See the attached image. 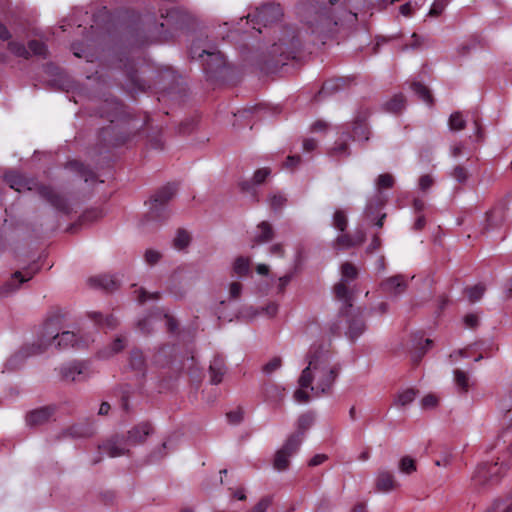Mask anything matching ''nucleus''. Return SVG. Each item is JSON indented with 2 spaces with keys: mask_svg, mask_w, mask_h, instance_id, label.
I'll return each instance as SVG.
<instances>
[{
  "mask_svg": "<svg viewBox=\"0 0 512 512\" xmlns=\"http://www.w3.org/2000/svg\"><path fill=\"white\" fill-rule=\"evenodd\" d=\"M454 382L457 386V389L462 392L466 393L468 392L470 388V379L466 372L462 370H455L454 371Z\"/></svg>",
  "mask_w": 512,
  "mask_h": 512,
  "instance_id": "obj_18",
  "label": "nucleus"
},
{
  "mask_svg": "<svg viewBox=\"0 0 512 512\" xmlns=\"http://www.w3.org/2000/svg\"><path fill=\"white\" fill-rule=\"evenodd\" d=\"M485 292V287L482 284H477L466 289L467 296L470 301L475 302L481 299Z\"/></svg>",
  "mask_w": 512,
  "mask_h": 512,
  "instance_id": "obj_36",
  "label": "nucleus"
},
{
  "mask_svg": "<svg viewBox=\"0 0 512 512\" xmlns=\"http://www.w3.org/2000/svg\"><path fill=\"white\" fill-rule=\"evenodd\" d=\"M328 129V124L325 121L317 120L311 125V131L314 133H322Z\"/></svg>",
  "mask_w": 512,
  "mask_h": 512,
  "instance_id": "obj_50",
  "label": "nucleus"
},
{
  "mask_svg": "<svg viewBox=\"0 0 512 512\" xmlns=\"http://www.w3.org/2000/svg\"><path fill=\"white\" fill-rule=\"evenodd\" d=\"M270 504V498H262L249 512H266Z\"/></svg>",
  "mask_w": 512,
  "mask_h": 512,
  "instance_id": "obj_48",
  "label": "nucleus"
},
{
  "mask_svg": "<svg viewBox=\"0 0 512 512\" xmlns=\"http://www.w3.org/2000/svg\"><path fill=\"white\" fill-rule=\"evenodd\" d=\"M90 283L105 290H113L117 286L116 279L110 275H102L90 279Z\"/></svg>",
  "mask_w": 512,
  "mask_h": 512,
  "instance_id": "obj_17",
  "label": "nucleus"
},
{
  "mask_svg": "<svg viewBox=\"0 0 512 512\" xmlns=\"http://www.w3.org/2000/svg\"><path fill=\"white\" fill-rule=\"evenodd\" d=\"M433 184V179L430 175H423L419 180V187L422 191L428 190Z\"/></svg>",
  "mask_w": 512,
  "mask_h": 512,
  "instance_id": "obj_51",
  "label": "nucleus"
},
{
  "mask_svg": "<svg viewBox=\"0 0 512 512\" xmlns=\"http://www.w3.org/2000/svg\"><path fill=\"white\" fill-rule=\"evenodd\" d=\"M101 451L107 456L114 458L125 455L128 451V442L121 438H114L100 446Z\"/></svg>",
  "mask_w": 512,
  "mask_h": 512,
  "instance_id": "obj_6",
  "label": "nucleus"
},
{
  "mask_svg": "<svg viewBox=\"0 0 512 512\" xmlns=\"http://www.w3.org/2000/svg\"><path fill=\"white\" fill-rule=\"evenodd\" d=\"M8 49L18 57L28 58L30 56L29 50L19 42H9Z\"/></svg>",
  "mask_w": 512,
  "mask_h": 512,
  "instance_id": "obj_35",
  "label": "nucleus"
},
{
  "mask_svg": "<svg viewBox=\"0 0 512 512\" xmlns=\"http://www.w3.org/2000/svg\"><path fill=\"white\" fill-rule=\"evenodd\" d=\"M52 413V409L48 407H42L31 411L27 415L26 421L29 425H40L45 423L52 416Z\"/></svg>",
  "mask_w": 512,
  "mask_h": 512,
  "instance_id": "obj_14",
  "label": "nucleus"
},
{
  "mask_svg": "<svg viewBox=\"0 0 512 512\" xmlns=\"http://www.w3.org/2000/svg\"><path fill=\"white\" fill-rule=\"evenodd\" d=\"M269 254L271 256L282 258L285 254L284 246L281 243H275L269 248Z\"/></svg>",
  "mask_w": 512,
  "mask_h": 512,
  "instance_id": "obj_49",
  "label": "nucleus"
},
{
  "mask_svg": "<svg viewBox=\"0 0 512 512\" xmlns=\"http://www.w3.org/2000/svg\"><path fill=\"white\" fill-rule=\"evenodd\" d=\"M299 162H300L299 156H289L285 162V165H286V167L290 168V167L296 166L297 164H299Z\"/></svg>",
  "mask_w": 512,
  "mask_h": 512,
  "instance_id": "obj_60",
  "label": "nucleus"
},
{
  "mask_svg": "<svg viewBox=\"0 0 512 512\" xmlns=\"http://www.w3.org/2000/svg\"><path fill=\"white\" fill-rule=\"evenodd\" d=\"M438 401L439 400H438L437 396H435L433 394H428L422 398L421 406L424 409H432L437 406Z\"/></svg>",
  "mask_w": 512,
  "mask_h": 512,
  "instance_id": "obj_45",
  "label": "nucleus"
},
{
  "mask_svg": "<svg viewBox=\"0 0 512 512\" xmlns=\"http://www.w3.org/2000/svg\"><path fill=\"white\" fill-rule=\"evenodd\" d=\"M287 202L286 197L281 193H273L268 198L269 206L274 210L278 211L285 206Z\"/></svg>",
  "mask_w": 512,
  "mask_h": 512,
  "instance_id": "obj_30",
  "label": "nucleus"
},
{
  "mask_svg": "<svg viewBox=\"0 0 512 512\" xmlns=\"http://www.w3.org/2000/svg\"><path fill=\"white\" fill-rule=\"evenodd\" d=\"M251 260L247 257H238L234 261L233 270L239 276H245L250 271Z\"/></svg>",
  "mask_w": 512,
  "mask_h": 512,
  "instance_id": "obj_22",
  "label": "nucleus"
},
{
  "mask_svg": "<svg viewBox=\"0 0 512 512\" xmlns=\"http://www.w3.org/2000/svg\"><path fill=\"white\" fill-rule=\"evenodd\" d=\"M365 330V324L361 319L352 320L348 328V336L352 339L359 337Z\"/></svg>",
  "mask_w": 512,
  "mask_h": 512,
  "instance_id": "obj_27",
  "label": "nucleus"
},
{
  "mask_svg": "<svg viewBox=\"0 0 512 512\" xmlns=\"http://www.w3.org/2000/svg\"><path fill=\"white\" fill-rule=\"evenodd\" d=\"M453 177H454L457 181H459V182H463V181H465V180H466V178H467V173H466V171H465V169H464V168H462V167H456V168H454V170H453Z\"/></svg>",
  "mask_w": 512,
  "mask_h": 512,
  "instance_id": "obj_53",
  "label": "nucleus"
},
{
  "mask_svg": "<svg viewBox=\"0 0 512 512\" xmlns=\"http://www.w3.org/2000/svg\"><path fill=\"white\" fill-rule=\"evenodd\" d=\"M338 0H329L330 7H324L316 11L315 14L307 21L309 28L313 34L326 36L333 33L339 21L347 16L355 18L343 6H336Z\"/></svg>",
  "mask_w": 512,
  "mask_h": 512,
  "instance_id": "obj_3",
  "label": "nucleus"
},
{
  "mask_svg": "<svg viewBox=\"0 0 512 512\" xmlns=\"http://www.w3.org/2000/svg\"><path fill=\"white\" fill-rule=\"evenodd\" d=\"M32 277L33 274L29 271H26L25 273L15 272L11 279L2 287V294L5 295L17 290L20 284L29 281Z\"/></svg>",
  "mask_w": 512,
  "mask_h": 512,
  "instance_id": "obj_11",
  "label": "nucleus"
},
{
  "mask_svg": "<svg viewBox=\"0 0 512 512\" xmlns=\"http://www.w3.org/2000/svg\"><path fill=\"white\" fill-rule=\"evenodd\" d=\"M203 54H206L211 61V63H207V67H205L206 72L217 70L224 65V59L220 52L203 51Z\"/></svg>",
  "mask_w": 512,
  "mask_h": 512,
  "instance_id": "obj_21",
  "label": "nucleus"
},
{
  "mask_svg": "<svg viewBox=\"0 0 512 512\" xmlns=\"http://www.w3.org/2000/svg\"><path fill=\"white\" fill-rule=\"evenodd\" d=\"M357 268L351 263H344L341 266V280L349 282L357 277Z\"/></svg>",
  "mask_w": 512,
  "mask_h": 512,
  "instance_id": "obj_28",
  "label": "nucleus"
},
{
  "mask_svg": "<svg viewBox=\"0 0 512 512\" xmlns=\"http://www.w3.org/2000/svg\"><path fill=\"white\" fill-rule=\"evenodd\" d=\"M443 8H444V3L440 2V1H436L432 5V7L429 11V14L432 16L439 15L442 12Z\"/></svg>",
  "mask_w": 512,
  "mask_h": 512,
  "instance_id": "obj_57",
  "label": "nucleus"
},
{
  "mask_svg": "<svg viewBox=\"0 0 512 512\" xmlns=\"http://www.w3.org/2000/svg\"><path fill=\"white\" fill-rule=\"evenodd\" d=\"M144 258L147 264L154 265L161 259V253L154 249H148L144 254Z\"/></svg>",
  "mask_w": 512,
  "mask_h": 512,
  "instance_id": "obj_43",
  "label": "nucleus"
},
{
  "mask_svg": "<svg viewBox=\"0 0 512 512\" xmlns=\"http://www.w3.org/2000/svg\"><path fill=\"white\" fill-rule=\"evenodd\" d=\"M130 364L134 369H141L144 365V357L143 354L139 351H135L131 355Z\"/></svg>",
  "mask_w": 512,
  "mask_h": 512,
  "instance_id": "obj_46",
  "label": "nucleus"
},
{
  "mask_svg": "<svg viewBox=\"0 0 512 512\" xmlns=\"http://www.w3.org/2000/svg\"><path fill=\"white\" fill-rule=\"evenodd\" d=\"M416 392L413 389H405L400 391L395 397V405L404 407L414 401Z\"/></svg>",
  "mask_w": 512,
  "mask_h": 512,
  "instance_id": "obj_20",
  "label": "nucleus"
},
{
  "mask_svg": "<svg viewBox=\"0 0 512 512\" xmlns=\"http://www.w3.org/2000/svg\"><path fill=\"white\" fill-rule=\"evenodd\" d=\"M38 190H39L40 195H42L49 202H51L52 205H58L57 200H56L57 195L51 188L41 186L38 188Z\"/></svg>",
  "mask_w": 512,
  "mask_h": 512,
  "instance_id": "obj_42",
  "label": "nucleus"
},
{
  "mask_svg": "<svg viewBox=\"0 0 512 512\" xmlns=\"http://www.w3.org/2000/svg\"><path fill=\"white\" fill-rule=\"evenodd\" d=\"M139 293H140L139 297H138L139 302H144L147 299L157 298V294H150V295L147 296L146 291H144L143 289H140Z\"/></svg>",
  "mask_w": 512,
  "mask_h": 512,
  "instance_id": "obj_61",
  "label": "nucleus"
},
{
  "mask_svg": "<svg viewBox=\"0 0 512 512\" xmlns=\"http://www.w3.org/2000/svg\"><path fill=\"white\" fill-rule=\"evenodd\" d=\"M394 184V178L390 174H382L377 179V188H391Z\"/></svg>",
  "mask_w": 512,
  "mask_h": 512,
  "instance_id": "obj_41",
  "label": "nucleus"
},
{
  "mask_svg": "<svg viewBox=\"0 0 512 512\" xmlns=\"http://www.w3.org/2000/svg\"><path fill=\"white\" fill-rule=\"evenodd\" d=\"M242 290V285L238 282H233L230 284L229 293L232 298H237Z\"/></svg>",
  "mask_w": 512,
  "mask_h": 512,
  "instance_id": "obj_54",
  "label": "nucleus"
},
{
  "mask_svg": "<svg viewBox=\"0 0 512 512\" xmlns=\"http://www.w3.org/2000/svg\"><path fill=\"white\" fill-rule=\"evenodd\" d=\"M191 237L188 232L179 230L173 240V245L176 249L182 250L190 243Z\"/></svg>",
  "mask_w": 512,
  "mask_h": 512,
  "instance_id": "obj_26",
  "label": "nucleus"
},
{
  "mask_svg": "<svg viewBox=\"0 0 512 512\" xmlns=\"http://www.w3.org/2000/svg\"><path fill=\"white\" fill-rule=\"evenodd\" d=\"M363 241V236L361 235L357 240H353L352 237L348 234H342L337 237L335 241V245L338 248H349Z\"/></svg>",
  "mask_w": 512,
  "mask_h": 512,
  "instance_id": "obj_25",
  "label": "nucleus"
},
{
  "mask_svg": "<svg viewBox=\"0 0 512 512\" xmlns=\"http://www.w3.org/2000/svg\"><path fill=\"white\" fill-rule=\"evenodd\" d=\"M326 456L323 454H318L312 457L309 461V466H317L322 464L326 460Z\"/></svg>",
  "mask_w": 512,
  "mask_h": 512,
  "instance_id": "obj_58",
  "label": "nucleus"
},
{
  "mask_svg": "<svg viewBox=\"0 0 512 512\" xmlns=\"http://www.w3.org/2000/svg\"><path fill=\"white\" fill-rule=\"evenodd\" d=\"M152 432V426L148 423H142L128 432L127 442L137 444L143 442Z\"/></svg>",
  "mask_w": 512,
  "mask_h": 512,
  "instance_id": "obj_12",
  "label": "nucleus"
},
{
  "mask_svg": "<svg viewBox=\"0 0 512 512\" xmlns=\"http://www.w3.org/2000/svg\"><path fill=\"white\" fill-rule=\"evenodd\" d=\"M347 283L348 282L340 280L334 287L336 297L345 303H348L350 300V292L347 288Z\"/></svg>",
  "mask_w": 512,
  "mask_h": 512,
  "instance_id": "obj_29",
  "label": "nucleus"
},
{
  "mask_svg": "<svg viewBox=\"0 0 512 512\" xmlns=\"http://www.w3.org/2000/svg\"><path fill=\"white\" fill-rule=\"evenodd\" d=\"M375 484L377 490L384 493L390 492L399 486L393 473L385 470L378 472Z\"/></svg>",
  "mask_w": 512,
  "mask_h": 512,
  "instance_id": "obj_9",
  "label": "nucleus"
},
{
  "mask_svg": "<svg viewBox=\"0 0 512 512\" xmlns=\"http://www.w3.org/2000/svg\"><path fill=\"white\" fill-rule=\"evenodd\" d=\"M399 470L404 474H411L416 471L415 461L409 457H403L399 462Z\"/></svg>",
  "mask_w": 512,
  "mask_h": 512,
  "instance_id": "obj_37",
  "label": "nucleus"
},
{
  "mask_svg": "<svg viewBox=\"0 0 512 512\" xmlns=\"http://www.w3.org/2000/svg\"><path fill=\"white\" fill-rule=\"evenodd\" d=\"M270 174V169L266 167L256 170L251 180L252 183L248 181L241 182V189L246 192L251 191L253 189V186L262 184Z\"/></svg>",
  "mask_w": 512,
  "mask_h": 512,
  "instance_id": "obj_15",
  "label": "nucleus"
},
{
  "mask_svg": "<svg viewBox=\"0 0 512 512\" xmlns=\"http://www.w3.org/2000/svg\"><path fill=\"white\" fill-rule=\"evenodd\" d=\"M478 316L475 314H468L464 317V323L468 328H474L478 324Z\"/></svg>",
  "mask_w": 512,
  "mask_h": 512,
  "instance_id": "obj_52",
  "label": "nucleus"
},
{
  "mask_svg": "<svg viewBox=\"0 0 512 512\" xmlns=\"http://www.w3.org/2000/svg\"><path fill=\"white\" fill-rule=\"evenodd\" d=\"M317 147V141L313 138H306L303 140V149L306 152L313 151Z\"/></svg>",
  "mask_w": 512,
  "mask_h": 512,
  "instance_id": "obj_55",
  "label": "nucleus"
},
{
  "mask_svg": "<svg viewBox=\"0 0 512 512\" xmlns=\"http://www.w3.org/2000/svg\"><path fill=\"white\" fill-rule=\"evenodd\" d=\"M62 318L60 315H54L46 319L38 334L37 342L31 347V352H25L24 356L39 354L54 346L58 348H68L77 343V337L74 332L63 331L60 333Z\"/></svg>",
  "mask_w": 512,
  "mask_h": 512,
  "instance_id": "obj_2",
  "label": "nucleus"
},
{
  "mask_svg": "<svg viewBox=\"0 0 512 512\" xmlns=\"http://www.w3.org/2000/svg\"><path fill=\"white\" fill-rule=\"evenodd\" d=\"M282 366V360L280 357H273L262 367V371L265 375L269 376L275 371L279 370Z\"/></svg>",
  "mask_w": 512,
  "mask_h": 512,
  "instance_id": "obj_34",
  "label": "nucleus"
},
{
  "mask_svg": "<svg viewBox=\"0 0 512 512\" xmlns=\"http://www.w3.org/2000/svg\"><path fill=\"white\" fill-rule=\"evenodd\" d=\"M173 195V191L171 188H164L161 191H159L153 198L154 207H157L158 204L162 205L163 203L167 202L171 199Z\"/></svg>",
  "mask_w": 512,
  "mask_h": 512,
  "instance_id": "obj_38",
  "label": "nucleus"
},
{
  "mask_svg": "<svg viewBox=\"0 0 512 512\" xmlns=\"http://www.w3.org/2000/svg\"><path fill=\"white\" fill-rule=\"evenodd\" d=\"M411 88L421 100H423L427 104L432 103V96L430 94V91L424 85L415 82L411 85Z\"/></svg>",
  "mask_w": 512,
  "mask_h": 512,
  "instance_id": "obj_24",
  "label": "nucleus"
},
{
  "mask_svg": "<svg viewBox=\"0 0 512 512\" xmlns=\"http://www.w3.org/2000/svg\"><path fill=\"white\" fill-rule=\"evenodd\" d=\"M499 409L507 421L512 422V396L505 397L499 402Z\"/></svg>",
  "mask_w": 512,
  "mask_h": 512,
  "instance_id": "obj_31",
  "label": "nucleus"
},
{
  "mask_svg": "<svg viewBox=\"0 0 512 512\" xmlns=\"http://www.w3.org/2000/svg\"><path fill=\"white\" fill-rule=\"evenodd\" d=\"M405 100L402 95L394 96L390 101L386 103V108L390 112H399L404 108Z\"/></svg>",
  "mask_w": 512,
  "mask_h": 512,
  "instance_id": "obj_33",
  "label": "nucleus"
},
{
  "mask_svg": "<svg viewBox=\"0 0 512 512\" xmlns=\"http://www.w3.org/2000/svg\"><path fill=\"white\" fill-rule=\"evenodd\" d=\"M400 13L403 15V16H410L412 14V8H411V5L410 3H405L404 5H402L400 7Z\"/></svg>",
  "mask_w": 512,
  "mask_h": 512,
  "instance_id": "obj_63",
  "label": "nucleus"
},
{
  "mask_svg": "<svg viewBox=\"0 0 512 512\" xmlns=\"http://www.w3.org/2000/svg\"><path fill=\"white\" fill-rule=\"evenodd\" d=\"M281 11L278 7L273 5H265L258 9L255 17L264 22L265 25L271 23L279 18Z\"/></svg>",
  "mask_w": 512,
  "mask_h": 512,
  "instance_id": "obj_13",
  "label": "nucleus"
},
{
  "mask_svg": "<svg viewBox=\"0 0 512 512\" xmlns=\"http://www.w3.org/2000/svg\"><path fill=\"white\" fill-rule=\"evenodd\" d=\"M9 38H10L9 31L2 23H0V40L5 41V40H8Z\"/></svg>",
  "mask_w": 512,
  "mask_h": 512,
  "instance_id": "obj_62",
  "label": "nucleus"
},
{
  "mask_svg": "<svg viewBox=\"0 0 512 512\" xmlns=\"http://www.w3.org/2000/svg\"><path fill=\"white\" fill-rule=\"evenodd\" d=\"M92 317L95 319V321L99 324H105L108 327H114L116 325V319L112 316L103 317L100 313H93Z\"/></svg>",
  "mask_w": 512,
  "mask_h": 512,
  "instance_id": "obj_44",
  "label": "nucleus"
},
{
  "mask_svg": "<svg viewBox=\"0 0 512 512\" xmlns=\"http://www.w3.org/2000/svg\"><path fill=\"white\" fill-rule=\"evenodd\" d=\"M278 311V305L276 303H270L269 305H267V307L265 308V313L267 314V316L269 317H273L276 315Z\"/></svg>",
  "mask_w": 512,
  "mask_h": 512,
  "instance_id": "obj_59",
  "label": "nucleus"
},
{
  "mask_svg": "<svg viewBox=\"0 0 512 512\" xmlns=\"http://www.w3.org/2000/svg\"><path fill=\"white\" fill-rule=\"evenodd\" d=\"M503 221L504 219L501 213L493 211L487 216V229L498 227L502 225Z\"/></svg>",
  "mask_w": 512,
  "mask_h": 512,
  "instance_id": "obj_39",
  "label": "nucleus"
},
{
  "mask_svg": "<svg viewBox=\"0 0 512 512\" xmlns=\"http://www.w3.org/2000/svg\"><path fill=\"white\" fill-rule=\"evenodd\" d=\"M314 420V415L311 413L301 415L297 422V432L294 435H298L302 440L304 432L313 425Z\"/></svg>",
  "mask_w": 512,
  "mask_h": 512,
  "instance_id": "obj_19",
  "label": "nucleus"
},
{
  "mask_svg": "<svg viewBox=\"0 0 512 512\" xmlns=\"http://www.w3.org/2000/svg\"><path fill=\"white\" fill-rule=\"evenodd\" d=\"M6 180L10 187L18 192L32 190L34 186H36V183H34L32 180H28L22 175L14 172L7 174Z\"/></svg>",
  "mask_w": 512,
  "mask_h": 512,
  "instance_id": "obj_10",
  "label": "nucleus"
},
{
  "mask_svg": "<svg viewBox=\"0 0 512 512\" xmlns=\"http://www.w3.org/2000/svg\"><path fill=\"white\" fill-rule=\"evenodd\" d=\"M274 237V229L267 221L260 222L252 233L251 241L253 244H263Z\"/></svg>",
  "mask_w": 512,
  "mask_h": 512,
  "instance_id": "obj_7",
  "label": "nucleus"
},
{
  "mask_svg": "<svg viewBox=\"0 0 512 512\" xmlns=\"http://www.w3.org/2000/svg\"><path fill=\"white\" fill-rule=\"evenodd\" d=\"M301 444V439L298 435H291L279 449L274 458V468L278 471H284L289 466V459L294 455Z\"/></svg>",
  "mask_w": 512,
  "mask_h": 512,
  "instance_id": "obj_4",
  "label": "nucleus"
},
{
  "mask_svg": "<svg viewBox=\"0 0 512 512\" xmlns=\"http://www.w3.org/2000/svg\"><path fill=\"white\" fill-rule=\"evenodd\" d=\"M30 55H45L46 47L43 43L33 40L29 42L28 48Z\"/></svg>",
  "mask_w": 512,
  "mask_h": 512,
  "instance_id": "obj_40",
  "label": "nucleus"
},
{
  "mask_svg": "<svg viewBox=\"0 0 512 512\" xmlns=\"http://www.w3.org/2000/svg\"><path fill=\"white\" fill-rule=\"evenodd\" d=\"M465 120L460 112L451 114L449 118V127L452 131H459L465 127Z\"/></svg>",
  "mask_w": 512,
  "mask_h": 512,
  "instance_id": "obj_32",
  "label": "nucleus"
},
{
  "mask_svg": "<svg viewBox=\"0 0 512 512\" xmlns=\"http://www.w3.org/2000/svg\"><path fill=\"white\" fill-rule=\"evenodd\" d=\"M354 137L360 139L361 137L368 140L366 128L363 125H357L354 127Z\"/></svg>",
  "mask_w": 512,
  "mask_h": 512,
  "instance_id": "obj_56",
  "label": "nucleus"
},
{
  "mask_svg": "<svg viewBox=\"0 0 512 512\" xmlns=\"http://www.w3.org/2000/svg\"><path fill=\"white\" fill-rule=\"evenodd\" d=\"M347 223L348 219L346 213L343 210H336L332 219L333 227L343 232L347 227Z\"/></svg>",
  "mask_w": 512,
  "mask_h": 512,
  "instance_id": "obj_23",
  "label": "nucleus"
},
{
  "mask_svg": "<svg viewBox=\"0 0 512 512\" xmlns=\"http://www.w3.org/2000/svg\"><path fill=\"white\" fill-rule=\"evenodd\" d=\"M500 468L498 463L480 465L473 476L476 485L483 484L485 481L498 476Z\"/></svg>",
  "mask_w": 512,
  "mask_h": 512,
  "instance_id": "obj_8",
  "label": "nucleus"
},
{
  "mask_svg": "<svg viewBox=\"0 0 512 512\" xmlns=\"http://www.w3.org/2000/svg\"><path fill=\"white\" fill-rule=\"evenodd\" d=\"M291 279H292L291 274H286V275L278 278L277 283H276V289H277L278 294H281L285 291V288L290 283Z\"/></svg>",
  "mask_w": 512,
  "mask_h": 512,
  "instance_id": "obj_47",
  "label": "nucleus"
},
{
  "mask_svg": "<svg viewBox=\"0 0 512 512\" xmlns=\"http://www.w3.org/2000/svg\"><path fill=\"white\" fill-rule=\"evenodd\" d=\"M384 290L388 293H401L404 291L405 282L401 276H395L387 279L383 284Z\"/></svg>",
  "mask_w": 512,
  "mask_h": 512,
  "instance_id": "obj_16",
  "label": "nucleus"
},
{
  "mask_svg": "<svg viewBox=\"0 0 512 512\" xmlns=\"http://www.w3.org/2000/svg\"><path fill=\"white\" fill-rule=\"evenodd\" d=\"M504 292L507 298L512 297V279L505 285Z\"/></svg>",
  "mask_w": 512,
  "mask_h": 512,
  "instance_id": "obj_64",
  "label": "nucleus"
},
{
  "mask_svg": "<svg viewBox=\"0 0 512 512\" xmlns=\"http://www.w3.org/2000/svg\"><path fill=\"white\" fill-rule=\"evenodd\" d=\"M61 373L66 381H81L89 374L84 363L67 364L61 368Z\"/></svg>",
  "mask_w": 512,
  "mask_h": 512,
  "instance_id": "obj_5",
  "label": "nucleus"
},
{
  "mask_svg": "<svg viewBox=\"0 0 512 512\" xmlns=\"http://www.w3.org/2000/svg\"><path fill=\"white\" fill-rule=\"evenodd\" d=\"M339 368L332 363L331 354L322 348L311 349L308 355V366L302 371L299 386L294 398L299 403L307 402L310 398L306 389L315 395L327 392L332 387Z\"/></svg>",
  "mask_w": 512,
  "mask_h": 512,
  "instance_id": "obj_1",
  "label": "nucleus"
}]
</instances>
